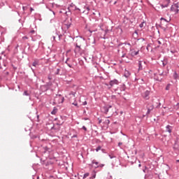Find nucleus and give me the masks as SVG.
I'll use <instances>...</instances> for the list:
<instances>
[{
    "instance_id": "obj_33",
    "label": "nucleus",
    "mask_w": 179,
    "mask_h": 179,
    "mask_svg": "<svg viewBox=\"0 0 179 179\" xmlns=\"http://www.w3.org/2000/svg\"><path fill=\"white\" fill-rule=\"evenodd\" d=\"M87 12H89V10H90V8H89V7H87Z\"/></svg>"
},
{
    "instance_id": "obj_45",
    "label": "nucleus",
    "mask_w": 179,
    "mask_h": 179,
    "mask_svg": "<svg viewBox=\"0 0 179 179\" xmlns=\"http://www.w3.org/2000/svg\"><path fill=\"white\" fill-rule=\"evenodd\" d=\"M166 90H169V87H166Z\"/></svg>"
},
{
    "instance_id": "obj_29",
    "label": "nucleus",
    "mask_w": 179,
    "mask_h": 179,
    "mask_svg": "<svg viewBox=\"0 0 179 179\" xmlns=\"http://www.w3.org/2000/svg\"><path fill=\"white\" fill-rule=\"evenodd\" d=\"M43 0H37L38 2H39V3H41L43 2Z\"/></svg>"
},
{
    "instance_id": "obj_34",
    "label": "nucleus",
    "mask_w": 179,
    "mask_h": 179,
    "mask_svg": "<svg viewBox=\"0 0 179 179\" xmlns=\"http://www.w3.org/2000/svg\"><path fill=\"white\" fill-rule=\"evenodd\" d=\"M158 44H162V42H160V41H157Z\"/></svg>"
},
{
    "instance_id": "obj_23",
    "label": "nucleus",
    "mask_w": 179,
    "mask_h": 179,
    "mask_svg": "<svg viewBox=\"0 0 179 179\" xmlns=\"http://www.w3.org/2000/svg\"><path fill=\"white\" fill-rule=\"evenodd\" d=\"M27 38H29L27 36L22 37V40H27Z\"/></svg>"
},
{
    "instance_id": "obj_18",
    "label": "nucleus",
    "mask_w": 179,
    "mask_h": 179,
    "mask_svg": "<svg viewBox=\"0 0 179 179\" xmlns=\"http://www.w3.org/2000/svg\"><path fill=\"white\" fill-rule=\"evenodd\" d=\"M65 100V98L64 97H60V101H59V103H64V101Z\"/></svg>"
},
{
    "instance_id": "obj_35",
    "label": "nucleus",
    "mask_w": 179,
    "mask_h": 179,
    "mask_svg": "<svg viewBox=\"0 0 179 179\" xmlns=\"http://www.w3.org/2000/svg\"><path fill=\"white\" fill-rule=\"evenodd\" d=\"M118 145L119 146H121V145H122V143H119Z\"/></svg>"
},
{
    "instance_id": "obj_44",
    "label": "nucleus",
    "mask_w": 179,
    "mask_h": 179,
    "mask_svg": "<svg viewBox=\"0 0 179 179\" xmlns=\"http://www.w3.org/2000/svg\"><path fill=\"white\" fill-rule=\"evenodd\" d=\"M166 90H169V87H166Z\"/></svg>"
},
{
    "instance_id": "obj_1",
    "label": "nucleus",
    "mask_w": 179,
    "mask_h": 179,
    "mask_svg": "<svg viewBox=\"0 0 179 179\" xmlns=\"http://www.w3.org/2000/svg\"><path fill=\"white\" fill-rule=\"evenodd\" d=\"M85 44V38L83 37H78L76 39V47H82Z\"/></svg>"
},
{
    "instance_id": "obj_4",
    "label": "nucleus",
    "mask_w": 179,
    "mask_h": 179,
    "mask_svg": "<svg viewBox=\"0 0 179 179\" xmlns=\"http://www.w3.org/2000/svg\"><path fill=\"white\" fill-rule=\"evenodd\" d=\"M75 53L78 54L79 55H82V49L80 48V46H76L75 48Z\"/></svg>"
},
{
    "instance_id": "obj_42",
    "label": "nucleus",
    "mask_w": 179,
    "mask_h": 179,
    "mask_svg": "<svg viewBox=\"0 0 179 179\" xmlns=\"http://www.w3.org/2000/svg\"><path fill=\"white\" fill-rule=\"evenodd\" d=\"M99 124H101V120H99Z\"/></svg>"
},
{
    "instance_id": "obj_39",
    "label": "nucleus",
    "mask_w": 179,
    "mask_h": 179,
    "mask_svg": "<svg viewBox=\"0 0 179 179\" xmlns=\"http://www.w3.org/2000/svg\"><path fill=\"white\" fill-rule=\"evenodd\" d=\"M122 57L124 58V57H125V54L122 55Z\"/></svg>"
},
{
    "instance_id": "obj_2",
    "label": "nucleus",
    "mask_w": 179,
    "mask_h": 179,
    "mask_svg": "<svg viewBox=\"0 0 179 179\" xmlns=\"http://www.w3.org/2000/svg\"><path fill=\"white\" fill-rule=\"evenodd\" d=\"M70 96H71V99L73 98V99L74 100V101H72V99L69 100L71 104H73V106H76V107H78V102H76V99L75 98V93L74 92H71L70 94Z\"/></svg>"
},
{
    "instance_id": "obj_7",
    "label": "nucleus",
    "mask_w": 179,
    "mask_h": 179,
    "mask_svg": "<svg viewBox=\"0 0 179 179\" xmlns=\"http://www.w3.org/2000/svg\"><path fill=\"white\" fill-rule=\"evenodd\" d=\"M131 57H135V55H138L139 54V51L131 50L130 52Z\"/></svg>"
},
{
    "instance_id": "obj_46",
    "label": "nucleus",
    "mask_w": 179,
    "mask_h": 179,
    "mask_svg": "<svg viewBox=\"0 0 179 179\" xmlns=\"http://www.w3.org/2000/svg\"><path fill=\"white\" fill-rule=\"evenodd\" d=\"M138 166H139V167H141V164H139Z\"/></svg>"
},
{
    "instance_id": "obj_14",
    "label": "nucleus",
    "mask_w": 179,
    "mask_h": 179,
    "mask_svg": "<svg viewBox=\"0 0 179 179\" xmlns=\"http://www.w3.org/2000/svg\"><path fill=\"white\" fill-rule=\"evenodd\" d=\"M173 79H175L176 80L178 79V74H177V73L176 72L173 73Z\"/></svg>"
},
{
    "instance_id": "obj_24",
    "label": "nucleus",
    "mask_w": 179,
    "mask_h": 179,
    "mask_svg": "<svg viewBox=\"0 0 179 179\" xmlns=\"http://www.w3.org/2000/svg\"><path fill=\"white\" fill-rule=\"evenodd\" d=\"M105 122H106V124H110V120H106L105 121Z\"/></svg>"
},
{
    "instance_id": "obj_43",
    "label": "nucleus",
    "mask_w": 179,
    "mask_h": 179,
    "mask_svg": "<svg viewBox=\"0 0 179 179\" xmlns=\"http://www.w3.org/2000/svg\"><path fill=\"white\" fill-rule=\"evenodd\" d=\"M176 162H177L178 163H179V159L176 160Z\"/></svg>"
},
{
    "instance_id": "obj_3",
    "label": "nucleus",
    "mask_w": 179,
    "mask_h": 179,
    "mask_svg": "<svg viewBox=\"0 0 179 179\" xmlns=\"http://www.w3.org/2000/svg\"><path fill=\"white\" fill-rule=\"evenodd\" d=\"M171 12H174L175 13H178V4H175L172 6L171 8Z\"/></svg>"
},
{
    "instance_id": "obj_5",
    "label": "nucleus",
    "mask_w": 179,
    "mask_h": 179,
    "mask_svg": "<svg viewBox=\"0 0 179 179\" xmlns=\"http://www.w3.org/2000/svg\"><path fill=\"white\" fill-rule=\"evenodd\" d=\"M147 108H148L147 114H150V111H152V110H153L154 108L153 105L152 103H149L147 106Z\"/></svg>"
},
{
    "instance_id": "obj_6",
    "label": "nucleus",
    "mask_w": 179,
    "mask_h": 179,
    "mask_svg": "<svg viewBox=\"0 0 179 179\" xmlns=\"http://www.w3.org/2000/svg\"><path fill=\"white\" fill-rule=\"evenodd\" d=\"M172 128H173V127H172L171 126L167 125V126L166 127V132H169V134H171Z\"/></svg>"
},
{
    "instance_id": "obj_17",
    "label": "nucleus",
    "mask_w": 179,
    "mask_h": 179,
    "mask_svg": "<svg viewBox=\"0 0 179 179\" xmlns=\"http://www.w3.org/2000/svg\"><path fill=\"white\" fill-rule=\"evenodd\" d=\"M51 114H52L53 115H55V114H57V108H54Z\"/></svg>"
},
{
    "instance_id": "obj_20",
    "label": "nucleus",
    "mask_w": 179,
    "mask_h": 179,
    "mask_svg": "<svg viewBox=\"0 0 179 179\" xmlns=\"http://www.w3.org/2000/svg\"><path fill=\"white\" fill-rule=\"evenodd\" d=\"M145 26V22H141L139 25L141 28Z\"/></svg>"
},
{
    "instance_id": "obj_16",
    "label": "nucleus",
    "mask_w": 179,
    "mask_h": 179,
    "mask_svg": "<svg viewBox=\"0 0 179 179\" xmlns=\"http://www.w3.org/2000/svg\"><path fill=\"white\" fill-rule=\"evenodd\" d=\"M154 75H155L154 79H155V80H158V81L162 80V79H160V78H159V77L156 76V74H154Z\"/></svg>"
},
{
    "instance_id": "obj_15",
    "label": "nucleus",
    "mask_w": 179,
    "mask_h": 179,
    "mask_svg": "<svg viewBox=\"0 0 179 179\" xmlns=\"http://www.w3.org/2000/svg\"><path fill=\"white\" fill-rule=\"evenodd\" d=\"M138 68L139 69H142V61L138 62Z\"/></svg>"
},
{
    "instance_id": "obj_11",
    "label": "nucleus",
    "mask_w": 179,
    "mask_h": 179,
    "mask_svg": "<svg viewBox=\"0 0 179 179\" xmlns=\"http://www.w3.org/2000/svg\"><path fill=\"white\" fill-rule=\"evenodd\" d=\"M103 113H105L106 114H107V113H108V108L105 106L103 108Z\"/></svg>"
},
{
    "instance_id": "obj_41",
    "label": "nucleus",
    "mask_w": 179,
    "mask_h": 179,
    "mask_svg": "<svg viewBox=\"0 0 179 179\" xmlns=\"http://www.w3.org/2000/svg\"><path fill=\"white\" fill-rule=\"evenodd\" d=\"M69 68H72V66L71 65H69Z\"/></svg>"
},
{
    "instance_id": "obj_12",
    "label": "nucleus",
    "mask_w": 179,
    "mask_h": 179,
    "mask_svg": "<svg viewBox=\"0 0 179 179\" xmlns=\"http://www.w3.org/2000/svg\"><path fill=\"white\" fill-rule=\"evenodd\" d=\"M33 66H37V65H38V60H35L33 64H32Z\"/></svg>"
},
{
    "instance_id": "obj_30",
    "label": "nucleus",
    "mask_w": 179,
    "mask_h": 179,
    "mask_svg": "<svg viewBox=\"0 0 179 179\" xmlns=\"http://www.w3.org/2000/svg\"><path fill=\"white\" fill-rule=\"evenodd\" d=\"M75 10H79V8H76V6H75Z\"/></svg>"
},
{
    "instance_id": "obj_38",
    "label": "nucleus",
    "mask_w": 179,
    "mask_h": 179,
    "mask_svg": "<svg viewBox=\"0 0 179 179\" xmlns=\"http://www.w3.org/2000/svg\"><path fill=\"white\" fill-rule=\"evenodd\" d=\"M52 38H53V40H55V36H52Z\"/></svg>"
},
{
    "instance_id": "obj_36",
    "label": "nucleus",
    "mask_w": 179,
    "mask_h": 179,
    "mask_svg": "<svg viewBox=\"0 0 179 179\" xmlns=\"http://www.w3.org/2000/svg\"><path fill=\"white\" fill-rule=\"evenodd\" d=\"M161 20H166V19L162 17V18H161Z\"/></svg>"
},
{
    "instance_id": "obj_27",
    "label": "nucleus",
    "mask_w": 179,
    "mask_h": 179,
    "mask_svg": "<svg viewBox=\"0 0 179 179\" xmlns=\"http://www.w3.org/2000/svg\"><path fill=\"white\" fill-rule=\"evenodd\" d=\"M30 33H31V34H34L35 31H34V30H32V31H30Z\"/></svg>"
},
{
    "instance_id": "obj_25",
    "label": "nucleus",
    "mask_w": 179,
    "mask_h": 179,
    "mask_svg": "<svg viewBox=\"0 0 179 179\" xmlns=\"http://www.w3.org/2000/svg\"><path fill=\"white\" fill-rule=\"evenodd\" d=\"M83 129H84V131H87V128H86L85 126L83 127Z\"/></svg>"
},
{
    "instance_id": "obj_19",
    "label": "nucleus",
    "mask_w": 179,
    "mask_h": 179,
    "mask_svg": "<svg viewBox=\"0 0 179 179\" xmlns=\"http://www.w3.org/2000/svg\"><path fill=\"white\" fill-rule=\"evenodd\" d=\"M99 150H101V146L100 145L96 148V152H99Z\"/></svg>"
},
{
    "instance_id": "obj_32",
    "label": "nucleus",
    "mask_w": 179,
    "mask_h": 179,
    "mask_svg": "<svg viewBox=\"0 0 179 179\" xmlns=\"http://www.w3.org/2000/svg\"><path fill=\"white\" fill-rule=\"evenodd\" d=\"M176 107H178V108H179V103H178L176 104Z\"/></svg>"
},
{
    "instance_id": "obj_22",
    "label": "nucleus",
    "mask_w": 179,
    "mask_h": 179,
    "mask_svg": "<svg viewBox=\"0 0 179 179\" xmlns=\"http://www.w3.org/2000/svg\"><path fill=\"white\" fill-rule=\"evenodd\" d=\"M86 177H89V173H85L84 175V178H86Z\"/></svg>"
},
{
    "instance_id": "obj_40",
    "label": "nucleus",
    "mask_w": 179,
    "mask_h": 179,
    "mask_svg": "<svg viewBox=\"0 0 179 179\" xmlns=\"http://www.w3.org/2000/svg\"><path fill=\"white\" fill-rule=\"evenodd\" d=\"M70 26H71V25H68V26H67V29H69V27H70Z\"/></svg>"
},
{
    "instance_id": "obj_10",
    "label": "nucleus",
    "mask_w": 179,
    "mask_h": 179,
    "mask_svg": "<svg viewBox=\"0 0 179 179\" xmlns=\"http://www.w3.org/2000/svg\"><path fill=\"white\" fill-rule=\"evenodd\" d=\"M150 94V92L149 91H145V93H144L145 99H148V97L149 96Z\"/></svg>"
},
{
    "instance_id": "obj_28",
    "label": "nucleus",
    "mask_w": 179,
    "mask_h": 179,
    "mask_svg": "<svg viewBox=\"0 0 179 179\" xmlns=\"http://www.w3.org/2000/svg\"><path fill=\"white\" fill-rule=\"evenodd\" d=\"M86 104H87V101H85L83 102V106H86Z\"/></svg>"
},
{
    "instance_id": "obj_13",
    "label": "nucleus",
    "mask_w": 179,
    "mask_h": 179,
    "mask_svg": "<svg viewBox=\"0 0 179 179\" xmlns=\"http://www.w3.org/2000/svg\"><path fill=\"white\" fill-rule=\"evenodd\" d=\"M129 75H131V73H129V71L125 70L124 76H126V78H128V76H129Z\"/></svg>"
},
{
    "instance_id": "obj_9",
    "label": "nucleus",
    "mask_w": 179,
    "mask_h": 179,
    "mask_svg": "<svg viewBox=\"0 0 179 179\" xmlns=\"http://www.w3.org/2000/svg\"><path fill=\"white\" fill-rule=\"evenodd\" d=\"M92 167H94V169H97L99 167V162H96L94 161L92 162Z\"/></svg>"
},
{
    "instance_id": "obj_31",
    "label": "nucleus",
    "mask_w": 179,
    "mask_h": 179,
    "mask_svg": "<svg viewBox=\"0 0 179 179\" xmlns=\"http://www.w3.org/2000/svg\"><path fill=\"white\" fill-rule=\"evenodd\" d=\"M30 10H31V12H33V10H34V9H33V8H31Z\"/></svg>"
},
{
    "instance_id": "obj_21",
    "label": "nucleus",
    "mask_w": 179,
    "mask_h": 179,
    "mask_svg": "<svg viewBox=\"0 0 179 179\" xmlns=\"http://www.w3.org/2000/svg\"><path fill=\"white\" fill-rule=\"evenodd\" d=\"M24 96H29V92H27V91H24Z\"/></svg>"
},
{
    "instance_id": "obj_47",
    "label": "nucleus",
    "mask_w": 179,
    "mask_h": 179,
    "mask_svg": "<svg viewBox=\"0 0 179 179\" xmlns=\"http://www.w3.org/2000/svg\"><path fill=\"white\" fill-rule=\"evenodd\" d=\"M178 8H179V5H178Z\"/></svg>"
},
{
    "instance_id": "obj_8",
    "label": "nucleus",
    "mask_w": 179,
    "mask_h": 179,
    "mask_svg": "<svg viewBox=\"0 0 179 179\" xmlns=\"http://www.w3.org/2000/svg\"><path fill=\"white\" fill-rule=\"evenodd\" d=\"M114 85H118V80H111L110 82V86H114Z\"/></svg>"
},
{
    "instance_id": "obj_26",
    "label": "nucleus",
    "mask_w": 179,
    "mask_h": 179,
    "mask_svg": "<svg viewBox=\"0 0 179 179\" xmlns=\"http://www.w3.org/2000/svg\"><path fill=\"white\" fill-rule=\"evenodd\" d=\"M99 167H104V164H101L99 165Z\"/></svg>"
},
{
    "instance_id": "obj_37",
    "label": "nucleus",
    "mask_w": 179,
    "mask_h": 179,
    "mask_svg": "<svg viewBox=\"0 0 179 179\" xmlns=\"http://www.w3.org/2000/svg\"><path fill=\"white\" fill-rule=\"evenodd\" d=\"M120 52H121V49H119V50H118L119 54H120Z\"/></svg>"
}]
</instances>
